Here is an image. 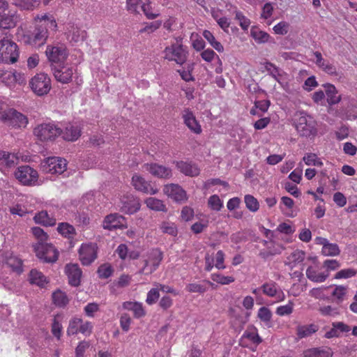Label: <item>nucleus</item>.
Returning a JSON list of instances; mask_svg holds the SVG:
<instances>
[{
	"mask_svg": "<svg viewBox=\"0 0 357 357\" xmlns=\"http://www.w3.org/2000/svg\"><path fill=\"white\" fill-rule=\"evenodd\" d=\"M15 4L22 10H31L38 5L36 0H15Z\"/></svg>",
	"mask_w": 357,
	"mask_h": 357,
	"instance_id": "51",
	"label": "nucleus"
},
{
	"mask_svg": "<svg viewBox=\"0 0 357 357\" xmlns=\"http://www.w3.org/2000/svg\"><path fill=\"white\" fill-rule=\"evenodd\" d=\"M33 219L36 223L45 226H54L56 224V219L52 216H50L45 211H42L36 214Z\"/></svg>",
	"mask_w": 357,
	"mask_h": 357,
	"instance_id": "35",
	"label": "nucleus"
},
{
	"mask_svg": "<svg viewBox=\"0 0 357 357\" xmlns=\"http://www.w3.org/2000/svg\"><path fill=\"white\" fill-rule=\"evenodd\" d=\"M163 259L162 252L158 249H152L149 252L144 259V266L139 270V273L144 275H150L155 271L159 267Z\"/></svg>",
	"mask_w": 357,
	"mask_h": 357,
	"instance_id": "7",
	"label": "nucleus"
},
{
	"mask_svg": "<svg viewBox=\"0 0 357 357\" xmlns=\"http://www.w3.org/2000/svg\"><path fill=\"white\" fill-rule=\"evenodd\" d=\"M181 118L183 121V123L192 132L196 135H199L202 133V126L199 122L197 121L193 112L190 109H184L181 112Z\"/></svg>",
	"mask_w": 357,
	"mask_h": 357,
	"instance_id": "15",
	"label": "nucleus"
},
{
	"mask_svg": "<svg viewBox=\"0 0 357 357\" xmlns=\"http://www.w3.org/2000/svg\"><path fill=\"white\" fill-rule=\"evenodd\" d=\"M15 176L23 185H33L38 181V174L30 166L22 165L17 169Z\"/></svg>",
	"mask_w": 357,
	"mask_h": 357,
	"instance_id": "11",
	"label": "nucleus"
},
{
	"mask_svg": "<svg viewBox=\"0 0 357 357\" xmlns=\"http://www.w3.org/2000/svg\"><path fill=\"white\" fill-rule=\"evenodd\" d=\"M225 255L224 252L222 250H218L214 259V266L219 270L225 269L226 267L225 265Z\"/></svg>",
	"mask_w": 357,
	"mask_h": 357,
	"instance_id": "63",
	"label": "nucleus"
},
{
	"mask_svg": "<svg viewBox=\"0 0 357 357\" xmlns=\"http://www.w3.org/2000/svg\"><path fill=\"white\" fill-rule=\"evenodd\" d=\"M251 36L257 43H264L268 41L270 35L259 29H251Z\"/></svg>",
	"mask_w": 357,
	"mask_h": 357,
	"instance_id": "45",
	"label": "nucleus"
},
{
	"mask_svg": "<svg viewBox=\"0 0 357 357\" xmlns=\"http://www.w3.org/2000/svg\"><path fill=\"white\" fill-rule=\"evenodd\" d=\"M319 312L323 316H330V317H335L340 314V312L338 308L333 307L331 305H325L321 307L319 309Z\"/></svg>",
	"mask_w": 357,
	"mask_h": 357,
	"instance_id": "62",
	"label": "nucleus"
},
{
	"mask_svg": "<svg viewBox=\"0 0 357 357\" xmlns=\"http://www.w3.org/2000/svg\"><path fill=\"white\" fill-rule=\"evenodd\" d=\"M318 329V326L314 324L298 326L296 328V335L298 338L302 339L316 333Z\"/></svg>",
	"mask_w": 357,
	"mask_h": 357,
	"instance_id": "37",
	"label": "nucleus"
},
{
	"mask_svg": "<svg viewBox=\"0 0 357 357\" xmlns=\"http://www.w3.org/2000/svg\"><path fill=\"white\" fill-rule=\"evenodd\" d=\"M328 287H321L317 288H313L312 289L309 294L310 296L316 298V299H320L324 300L326 298V296L325 294V291L328 289Z\"/></svg>",
	"mask_w": 357,
	"mask_h": 357,
	"instance_id": "61",
	"label": "nucleus"
},
{
	"mask_svg": "<svg viewBox=\"0 0 357 357\" xmlns=\"http://www.w3.org/2000/svg\"><path fill=\"white\" fill-rule=\"evenodd\" d=\"M326 96V100L330 106L336 105L341 101L342 97L338 95V91L335 86L331 84H327L324 86Z\"/></svg>",
	"mask_w": 357,
	"mask_h": 357,
	"instance_id": "32",
	"label": "nucleus"
},
{
	"mask_svg": "<svg viewBox=\"0 0 357 357\" xmlns=\"http://www.w3.org/2000/svg\"><path fill=\"white\" fill-rule=\"evenodd\" d=\"M93 328V326L91 321H84L81 318L75 317L70 320L66 333L69 336L78 333L89 336L92 333Z\"/></svg>",
	"mask_w": 357,
	"mask_h": 357,
	"instance_id": "8",
	"label": "nucleus"
},
{
	"mask_svg": "<svg viewBox=\"0 0 357 357\" xmlns=\"http://www.w3.org/2000/svg\"><path fill=\"white\" fill-rule=\"evenodd\" d=\"M211 280L222 285L229 284L235 281V278L233 276H225L221 273H212L211 275Z\"/></svg>",
	"mask_w": 357,
	"mask_h": 357,
	"instance_id": "47",
	"label": "nucleus"
},
{
	"mask_svg": "<svg viewBox=\"0 0 357 357\" xmlns=\"http://www.w3.org/2000/svg\"><path fill=\"white\" fill-rule=\"evenodd\" d=\"M208 206L211 210L219 211L223 207V202L218 195H213L208 198Z\"/></svg>",
	"mask_w": 357,
	"mask_h": 357,
	"instance_id": "50",
	"label": "nucleus"
},
{
	"mask_svg": "<svg viewBox=\"0 0 357 357\" xmlns=\"http://www.w3.org/2000/svg\"><path fill=\"white\" fill-rule=\"evenodd\" d=\"M61 136L67 142H75L82 135V127L77 122H68L63 125Z\"/></svg>",
	"mask_w": 357,
	"mask_h": 357,
	"instance_id": "14",
	"label": "nucleus"
},
{
	"mask_svg": "<svg viewBox=\"0 0 357 357\" xmlns=\"http://www.w3.org/2000/svg\"><path fill=\"white\" fill-rule=\"evenodd\" d=\"M305 165L308 166L322 167L324 163L316 153H307L303 158Z\"/></svg>",
	"mask_w": 357,
	"mask_h": 357,
	"instance_id": "43",
	"label": "nucleus"
},
{
	"mask_svg": "<svg viewBox=\"0 0 357 357\" xmlns=\"http://www.w3.org/2000/svg\"><path fill=\"white\" fill-rule=\"evenodd\" d=\"M19 57L18 47L7 36L0 40V62L14 63Z\"/></svg>",
	"mask_w": 357,
	"mask_h": 357,
	"instance_id": "5",
	"label": "nucleus"
},
{
	"mask_svg": "<svg viewBox=\"0 0 357 357\" xmlns=\"http://www.w3.org/2000/svg\"><path fill=\"white\" fill-rule=\"evenodd\" d=\"M45 54L52 64L61 65L66 61L68 56V50L63 44L50 45L47 46Z\"/></svg>",
	"mask_w": 357,
	"mask_h": 357,
	"instance_id": "9",
	"label": "nucleus"
},
{
	"mask_svg": "<svg viewBox=\"0 0 357 357\" xmlns=\"http://www.w3.org/2000/svg\"><path fill=\"white\" fill-rule=\"evenodd\" d=\"M203 36L216 51L223 52V45L219 41L216 40L214 35L210 31L204 30Z\"/></svg>",
	"mask_w": 357,
	"mask_h": 357,
	"instance_id": "41",
	"label": "nucleus"
},
{
	"mask_svg": "<svg viewBox=\"0 0 357 357\" xmlns=\"http://www.w3.org/2000/svg\"><path fill=\"white\" fill-rule=\"evenodd\" d=\"M306 276L312 282L321 283L328 278L327 272L319 271L315 266H309L306 270Z\"/></svg>",
	"mask_w": 357,
	"mask_h": 357,
	"instance_id": "30",
	"label": "nucleus"
},
{
	"mask_svg": "<svg viewBox=\"0 0 357 357\" xmlns=\"http://www.w3.org/2000/svg\"><path fill=\"white\" fill-rule=\"evenodd\" d=\"M2 121L14 128H25L29 123L26 116L14 109H9Z\"/></svg>",
	"mask_w": 357,
	"mask_h": 357,
	"instance_id": "13",
	"label": "nucleus"
},
{
	"mask_svg": "<svg viewBox=\"0 0 357 357\" xmlns=\"http://www.w3.org/2000/svg\"><path fill=\"white\" fill-rule=\"evenodd\" d=\"M348 292V287L344 285H336L332 292V296L337 303L342 302Z\"/></svg>",
	"mask_w": 357,
	"mask_h": 357,
	"instance_id": "46",
	"label": "nucleus"
},
{
	"mask_svg": "<svg viewBox=\"0 0 357 357\" xmlns=\"http://www.w3.org/2000/svg\"><path fill=\"white\" fill-rule=\"evenodd\" d=\"M257 316L261 321L265 323H268L271 319L272 313L268 307H261L258 310Z\"/></svg>",
	"mask_w": 357,
	"mask_h": 357,
	"instance_id": "64",
	"label": "nucleus"
},
{
	"mask_svg": "<svg viewBox=\"0 0 357 357\" xmlns=\"http://www.w3.org/2000/svg\"><path fill=\"white\" fill-rule=\"evenodd\" d=\"M313 54L316 59L314 62L319 68L330 75H337L336 67L328 61L324 59L321 52H314Z\"/></svg>",
	"mask_w": 357,
	"mask_h": 357,
	"instance_id": "25",
	"label": "nucleus"
},
{
	"mask_svg": "<svg viewBox=\"0 0 357 357\" xmlns=\"http://www.w3.org/2000/svg\"><path fill=\"white\" fill-rule=\"evenodd\" d=\"M188 51L186 46L182 44L181 40L167 46L163 51V58L169 61H174L178 65H183L187 61Z\"/></svg>",
	"mask_w": 357,
	"mask_h": 357,
	"instance_id": "4",
	"label": "nucleus"
},
{
	"mask_svg": "<svg viewBox=\"0 0 357 357\" xmlns=\"http://www.w3.org/2000/svg\"><path fill=\"white\" fill-rule=\"evenodd\" d=\"M19 161L15 153L0 151V169L15 167Z\"/></svg>",
	"mask_w": 357,
	"mask_h": 357,
	"instance_id": "28",
	"label": "nucleus"
},
{
	"mask_svg": "<svg viewBox=\"0 0 357 357\" xmlns=\"http://www.w3.org/2000/svg\"><path fill=\"white\" fill-rule=\"evenodd\" d=\"M6 263L14 271L17 273H22L23 271L22 261L16 256L10 255L9 257H6Z\"/></svg>",
	"mask_w": 357,
	"mask_h": 357,
	"instance_id": "42",
	"label": "nucleus"
},
{
	"mask_svg": "<svg viewBox=\"0 0 357 357\" xmlns=\"http://www.w3.org/2000/svg\"><path fill=\"white\" fill-rule=\"evenodd\" d=\"M176 168L183 174L188 176H196L199 174V169L197 166L192 162L185 161H175Z\"/></svg>",
	"mask_w": 357,
	"mask_h": 357,
	"instance_id": "27",
	"label": "nucleus"
},
{
	"mask_svg": "<svg viewBox=\"0 0 357 357\" xmlns=\"http://www.w3.org/2000/svg\"><path fill=\"white\" fill-rule=\"evenodd\" d=\"M19 20V16L16 10H7L0 11V28L9 29L14 28Z\"/></svg>",
	"mask_w": 357,
	"mask_h": 357,
	"instance_id": "19",
	"label": "nucleus"
},
{
	"mask_svg": "<svg viewBox=\"0 0 357 357\" xmlns=\"http://www.w3.org/2000/svg\"><path fill=\"white\" fill-rule=\"evenodd\" d=\"M34 22L35 29L25 36L26 38V43L35 47H39L46 42L50 31H56L57 23L52 15L46 13L36 16Z\"/></svg>",
	"mask_w": 357,
	"mask_h": 357,
	"instance_id": "1",
	"label": "nucleus"
},
{
	"mask_svg": "<svg viewBox=\"0 0 357 357\" xmlns=\"http://www.w3.org/2000/svg\"><path fill=\"white\" fill-rule=\"evenodd\" d=\"M144 167L153 176L160 178H169L172 176V169L157 163H146Z\"/></svg>",
	"mask_w": 357,
	"mask_h": 357,
	"instance_id": "21",
	"label": "nucleus"
},
{
	"mask_svg": "<svg viewBox=\"0 0 357 357\" xmlns=\"http://www.w3.org/2000/svg\"><path fill=\"white\" fill-rule=\"evenodd\" d=\"M52 301L54 304L59 307H64L69 303V298L67 294L60 289L55 291L52 294Z\"/></svg>",
	"mask_w": 357,
	"mask_h": 357,
	"instance_id": "39",
	"label": "nucleus"
},
{
	"mask_svg": "<svg viewBox=\"0 0 357 357\" xmlns=\"http://www.w3.org/2000/svg\"><path fill=\"white\" fill-rule=\"evenodd\" d=\"M294 126L302 137H311L317 135V122L314 118L304 111H298L294 114Z\"/></svg>",
	"mask_w": 357,
	"mask_h": 357,
	"instance_id": "3",
	"label": "nucleus"
},
{
	"mask_svg": "<svg viewBox=\"0 0 357 357\" xmlns=\"http://www.w3.org/2000/svg\"><path fill=\"white\" fill-rule=\"evenodd\" d=\"M304 357H332L333 353L329 348H312L303 353Z\"/></svg>",
	"mask_w": 357,
	"mask_h": 357,
	"instance_id": "36",
	"label": "nucleus"
},
{
	"mask_svg": "<svg viewBox=\"0 0 357 357\" xmlns=\"http://www.w3.org/2000/svg\"><path fill=\"white\" fill-rule=\"evenodd\" d=\"M340 267V263L336 259H326L323 262L322 268L325 270L324 272H327L330 274L331 271H335Z\"/></svg>",
	"mask_w": 357,
	"mask_h": 357,
	"instance_id": "57",
	"label": "nucleus"
},
{
	"mask_svg": "<svg viewBox=\"0 0 357 357\" xmlns=\"http://www.w3.org/2000/svg\"><path fill=\"white\" fill-rule=\"evenodd\" d=\"M35 251L36 256L45 262H55L59 257V252L52 244L38 243Z\"/></svg>",
	"mask_w": 357,
	"mask_h": 357,
	"instance_id": "12",
	"label": "nucleus"
},
{
	"mask_svg": "<svg viewBox=\"0 0 357 357\" xmlns=\"http://www.w3.org/2000/svg\"><path fill=\"white\" fill-rule=\"evenodd\" d=\"M79 259L83 265L91 264L97 257V247L95 244H82L79 250Z\"/></svg>",
	"mask_w": 357,
	"mask_h": 357,
	"instance_id": "16",
	"label": "nucleus"
},
{
	"mask_svg": "<svg viewBox=\"0 0 357 357\" xmlns=\"http://www.w3.org/2000/svg\"><path fill=\"white\" fill-rule=\"evenodd\" d=\"M15 70H0V81L8 86H15Z\"/></svg>",
	"mask_w": 357,
	"mask_h": 357,
	"instance_id": "44",
	"label": "nucleus"
},
{
	"mask_svg": "<svg viewBox=\"0 0 357 357\" xmlns=\"http://www.w3.org/2000/svg\"><path fill=\"white\" fill-rule=\"evenodd\" d=\"M294 303L289 301L287 305L278 306L276 308L275 313L281 317L291 314L294 311Z\"/></svg>",
	"mask_w": 357,
	"mask_h": 357,
	"instance_id": "53",
	"label": "nucleus"
},
{
	"mask_svg": "<svg viewBox=\"0 0 357 357\" xmlns=\"http://www.w3.org/2000/svg\"><path fill=\"white\" fill-rule=\"evenodd\" d=\"M29 85L32 92L38 96L47 95L52 88L51 79L44 73H36L30 79Z\"/></svg>",
	"mask_w": 357,
	"mask_h": 357,
	"instance_id": "6",
	"label": "nucleus"
},
{
	"mask_svg": "<svg viewBox=\"0 0 357 357\" xmlns=\"http://www.w3.org/2000/svg\"><path fill=\"white\" fill-rule=\"evenodd\" d=\"M122 306L123 309L132 311L136 319L144 317L146 315V310L142 303L139 302L126 301L123 303Z\"/></svg>",
	"mask_w": 357,
	"mask_h": 357,
	"instance_id": "31",
	"label": "nucleus"
},
{
	"mask_svg": "<svg viewBox=\"0 0 357 357\" xmlns=\"http://www.w3.org/2000/svg\"><path fill=\"white\" fill-rule=\"evenodd\" d=\"M356 273L357 271L354 268L342 269L336 273L334 278L336 280L347 279L355 276Z\"/></svg>",
	"mask_w": 357,
	"mask_h": 357,
	"instance_id": "58",
	"label": "nucleus"
},
{
	"mask_svg": "<svg viewBox=\"0 0 357 357\" xmlns=\"http://www.w3.org/2000/svg\"><path fill=\"white\" fill-rule=\"evenodd\" d=\"M289 24L287 22L282 21L275 25L273 28L274 33L278 35H285L289 30Z\"/></svg>",
	"mask_w": 357,
	"mask_h": 357,
	"instance_id": "59",
	"label": "nucleus"
},
{
	"mask_svg": "<svg viewBox=\"0 0 357 357\" xmlns=\"http://www.w3.org/2000/svg\"><path fill=\"white\" fill-rule=\"evenodd\" d=\"M262 293L271 298H275L278 302L282 301L285 298V295L282 289H280L277 283L270 281L264 283L261 286Z\"/></svg>",
	"mask_w": 357,
	"mask_h": 357,
	"instance_id": "18",
	"label": "nucleus"
},
{
	"mask_svg": "<svg viewBox=\"0 0 357 357\" xmlns=\"http://www.w3.org/2000/svg\"><path fill=\"white\" fill-rule=\"evenodd\" d=\"M87 36L86 31L81 29L80 28L75 26H71L70 29L68 31V37L70 41L75 43L84 41Z\"/></svg>",
	"mask_w": 357,
	"mask_h": 357,
	"instance_id": "33",
	"label": "nucleus"
},
{
	"mask_svg": "<svg viewBox=\"0 0 357 357\" xmlns=\"http://www.w3.org/2000/svg\"><path fill=\"white\" fill-rule=\"evenodd\" d=\"M113 271L114 270L110 264H104L99 266L97 273L100 278L107 279L112 275Z\"/></svg>",
	"mask_w": 357,
	"mask_h": 357,
	"instance_id": "55",
	"label": "nucleus"
},
{
	"mask_svg": "<svg viewBox=\"0 0 357 357\" xmlns=\"http://www.w3.org/2000/svg\"><path fill=\"white\" fill-rule=\"evenodd\" d=\"M185 289L190 293L204 294L207 288L203 284L190 283L186 285Z\"/></svg>",
	"mask_w": 357,
	"mask_h": 357,
	"instance_id": "60",
	"label": "nucleus"
},
{
	"mask_svg": "<svg viewBox=\"0 0 357 357\" xmlns=\"http://www.w3.org/2000/svg\"><path fill=\"white\" fill-rule=\"evenodd\" d=\"M65 272L68 278V282L71 286L77 287L80 284L82 271L76 264H67Z\"/></svg>",
	"mask_w": 357,
	"mask_h": 357,
	"instance_id": "23",
	"label": "nucleus"
},
{
	"mask_svg": "<svg viewBox=\"0 0 357 357\" xmlns=\"http://www.w3.org/2000/svg\"><path fill=\"white\" fill-rule=\"evenodd\" d=\"M146 206L153 211L167 212V208L163 202L155 197H149L144 201Z\"/></svg>",
	"mask_w": 357,
	"mask_h": 357,
	"instance_id": "38",
	"label": "nucleus"
},
{
	"mask_svg": "<svg viewBox=\"0 0 357 357\" xmlns=\"http://www.w3.org/2000/svg\"><path fill=\"white\" fill-rule=\"evenodd\" d=\"M57 231L61 235L67 238H73L76 234L75 227L68 222L59 223Z\"/></svg>",
	"mask_w": 357,
	"mask_h": 357,
	"instance_id": "40",
	"label": "nucleus"
},
{
	"mask_svg": "<svg viewBox=\"0 0 357 357\" xmlns=\"http://www.w3.org/2000/svg\"><path fill=\"white\" fill-rule=\"evenodd\" d=\"M164 193L176 202L187 200L186 192L178 184H168L163 188Z\"/></svg>",
	"mask_w": 357,
	"mask_h": 357,
	"instance_id": "20",
	"label": "nucleus"
},
{
	"mask_svg": "<svg viewBox=\"0 0 357 357\" xmlns=\"http://www.w3.org/2000/svg\"><path fill=\"white\" fill-rule=\"evenodd\" d=\"M29 281L31 284H36L40 287H44L48 283L47 278L43 273L36 269H32L30 271Z\"/></svg>",
	"mask_w": 357,
	"mask_h": 357,
	"instance_id": "34",
	"label": "nucleus"
},
{
	"mask_svg": "<svg viewBox=\"0 0 357 357\" xmlns=\"http://www.w3.org/2000/svg\"><path fill=\"white\" fill-rule=\"evenodd\" d=\"M75 72L73 67L70 66H64L59 68L54 69V76L56 81L62 84H68L72 81Z\"/></svg>",
	"mask_w": 357,
	"mask_h": 357,
	"instance_id": "24",
	"label": "nucleus"
},
{
	"mask_svg": "<svg viewBox=\"0 0 357 357\" xmlns=\"http://www.w3.org/2000/svg\"><path fill=\"white\" fill-rule=\"evenodd\" d=\"M321 253L324 256H337L340 255V250L336 243H328L324 245V248H322Z\"/></svg>",
	"mask_w": 357,
	"mask_h": 357,
	"instance_id": "48",
	"label": "nucleus"
},
{
	"mask_svg": "<svg viewBox=\"0 0 357 357\" xmlns=\"http://www.w3.org/2000/svg\"><path fill=\"white\" fill-rule=\"evenodd\" d=\"M268 242L264 241V245L267 246V251H261L259 252V256L263 259H267L270 256L279 255L282 252V250H284V247L282 245H278V248L275 250H271V247L268 245Z\"/></svg>",
	"mask_w": 357,
	"mask_h": 357,
	"instance_id": "49",
	"label": "nucleus"
},
{
	"mask_svg": "<svg viewBox=\"0 0 357 357\" xmlns=\"http://www.w3.org/2000/svg\"><path fill=\"white\" fill-rule=\"evenodd\" d=\"M132 183L137 190L146 194L155 195L158 192L157 188L152 187L149 182L138 174L132 176Z\"/></svg>",
	"mask_w": 357,
	"mask_h": 357,
	"instance_id": "22",
	"label": "nucleus"
},
{
	"mask_svg": "<svg viewBox=\"0 0 357 357\" xmlns=\"http://www.w3.org/2000/svg\"><path fill=\"white\" fill-rule=\"evenodd\" d=\"M142 5V0H126V9L130 13H139Z\"/></svg>",
	"mask_w": 357,
	"mask_h": 357,
	"instance_id": "54",
	"label": "nucleus"
},
{
	"mask_svg": "<svg viewBox=\"0 0 357 357\" xmlns=\"http://www.w3.org/2000/svg\"><path fill=\"white\" fill-rule=\"evenodd\" d=\"M245 206L252 212H256L259 208V204L257 199L252 195H247L244 197Z\"/></svg>",
	"mask_w": 357,
	"mask_h": 357,
	"instance_id": "52",
	"label": "nucleus"
},
{
	"mask_svg": "<svg viewBox=\"0 0 357 357\" xmlns=\"http://www.w3.org/2000/svg\"><path fill=\"white\" fill-rule=\"evenodd\" d=\"M160 228L161 231L165 234H168L172 236H176L177 235L178 231L174 223L163 222L161 224Z\"/></svg>",
	"mask_w": 357,
	"mask_h": 357,
	"instance_id": "56",
	"label": "nucleus"
},
{
	"mask_svg": "<svg viewBox=\"0 0 357 357\" xmlns=\"http://www.w3.org/2000/svg\"><path fill=\"white\" fill-rule=\"evenodd\" d=\"M33 135L41 142H54L62 133L58 123L49 121L38 124L33 130Z\"/></svg>",
	"mask_w": 357,
	"mask_h": 357,
	"instance_id": "2",
	"label": "nucleus"
},
{
	"mask_svg": "<svg viewBox=\"0 0 357 357\" xmlns=\"http://www.w3.org/2000/svg\"><path fill=\"white\" fill-rule=\"evenodd\" d=\"M66 160L58 157H50L41 163L42 171L46 174H61L66 171Z\"/></svg>",
	"mask_w": 357,
	"mask_h": 357,
	"instance_id": "10",
	"label": "nucleus"
},
{
	"mask_svg": "<svg viewBox=\"0 0 357 357\" xmlns=\"http://www.w3.org/2000/svg\"><path fill=\"white\" fill-rule=\"evenodd\" d=\"M305 258V252L301 250H296L289 254L284 261L285 266L293 269L301 264Z\"/></svg>",
	"mask_w": 357,
	"mask_h": 357,
	"instance_id": "29",
	"label": "nucleus"
},
{
	"mask_svg": "<svg viewBox=\"0 0 357 357\" xmlns=\"http://www.w3.org/2000/svg\"><path fill=\"white\" fill-rule=\"evenodd\" d=\"M122 206L121 210L122 212L128 214H133L137 212L140 208L139 200L132 196L123 197L121 200Z\"/></svg>",
	"mask_w": 357,
	"mask_h": 357,
	"instance_id": "26",
	"label": "nucleus"
},
{
	"mask_svg": "<svg viewBox=\"0 0 357 357\" xmlns=\"http://www.w3.org/2000/svg\"><path fill=\"white\" fill-rule=\"evenodd\" d=\"M102 227L105 229L112 230L117 228H126V218L119 213L107 215L102 222Z\"/></svg>",
	"mask_w": 357,
	"mask_h": 357,
	"instance_id": "17",
	"label": "nucleus"
}]
</instances>
